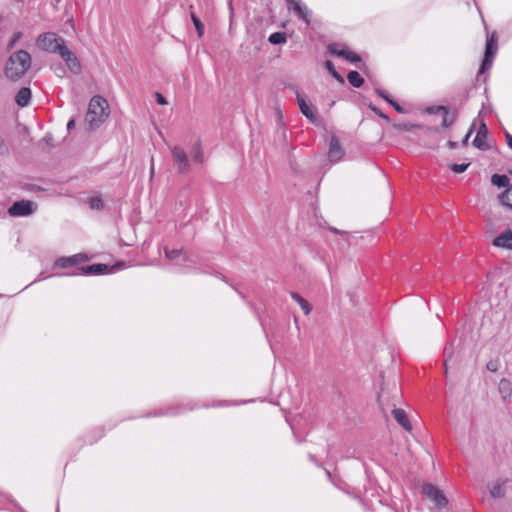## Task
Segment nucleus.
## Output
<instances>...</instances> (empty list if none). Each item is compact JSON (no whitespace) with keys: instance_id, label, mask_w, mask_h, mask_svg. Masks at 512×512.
Wrapping results in <instances>:
<instances>
[{"instance_id":"1","label":"nucleus","mask_w":512,"mask_h":512,"mask_svg":"<svg viewBox=\"0 0 512 512\" xmlns=\"http://www.w3.org/2000/svg\"><path fill=\"white\" fill-rule=\"evenodd\" d=\"M32 65V58L28 51L18 50L12 53L4 66V75L10 81L20 80Z\"/></svg>"},{"instance_id":"2","label":"nucleus","mask_w":512,"mask_h":512,"mask_svg":"<svg viewBox=\"0 0 512 512\" xmlns=\"http://www.w3.org/2000/svg\"><path fill=\"white\" fill-rule=\"evenodd\" d=\"M107 109L108 103L105 98L99 95L93 96L89 102L85 121L91 128L99 127L108 116Z\"/></svg>"},{"instance_id":"3","label":"nucleus","mask_w":512,"mask_h":512,"mask_svg":"<svg viewBox=\"0 0 512 512\" xmlns=\"http://www.w3.org/2000/svg\"><path fill=\"white\" fill-rule=\"evenodd\" d=\"M36 43L40 49L48 53L58 54L65 44V40L54 32H46L37 37Z\"/></svg>"},{"instance_id":"4","label":"nucleus","mask_w":512,"mask_h":512,"mask_svg":"<svg viewBox=\"0 0 512 512\" xmlns=\"http://www.w3.org/2000/svg\"><path fill=\"white\" fill-rule=\"evenodd\" d=\"M422 493L428 499L432 500L438 508H444L448 505V499L445 494L435 485L426 483L422 487Z\"/></svg>"},{"instance_id":"5","label":"nucleus","mask_w":512,"mask_h":512,"mask_svg":"<svg viewBox=\"0 0 512 512\" xmlns=\"http://www.w3.org/2000/svg\"><path fill=\"white\" fill-rule=\"evenodd\" d=\"M58 55L67 65L69 71L75 75H78L82 71V66L77 56L67 47L66 43L62 46Z\"/></svg>"},{"instance_id":"6","label":"nucleus","mask_w":512,"mask_h":512,"mask_svg":"<svg viewBox=\"0 0 512 512\" xmlns=\"http://www.w3.org/2000/svg\"><path fill=\"white\" fill-rule=\"evenodd\" d=\"M171 154L174 162L176 163L178 173L187 174L191 171V165L189 163L187 153L183 148L174 146L171 149Z\"/></svg>"},{"instance_id":"7","label":"nucleus","mask_w":512,"mask_h":512,"mask_svg":"<svg viewBox=\"0 0 512 512\" xmlns=\"http://www.w3.org/2000/svg\"><path fill=\"white\" fill-rule=\"evenodd\" d=\"M340 46L341 45L339 43H330L327 46V50L329 53L341 57L353 64L357 65L362 62L360 55L346 48H340Z\"/></svg>"},{"instance_id":"8","label":"nucleus","mask_w":512,"mask_h":512,"mask_svg":"<svg viewBox=\"0 0 512 512\" xmlns=\"http://www.w3.org/2000/svg\"><path fill=\"white\" fill-rule=\"evenodd\" d=\"M36 204L29 200H20L14 202L9 208L8 213L11 216H28L33 213Z\"/></svg>"},{"instance_id":"9","label":"nucleus","mask_w":512,"mask_h":512,"mask_svg":"<svg viewBox=\"0 0 512 512\" xmlns=\"http://www.w3.org/2000/svg\"><path fill=\"white\" fill-rule=\"evenodd\" d=\"M89 259L85 253H78L68 257H59L56 259L54 266L61 269H66L72 266H76L82 262H86Z\"/></svg>"},{"instance_id":"10","label":"nucleus","mask_w":512,"mask_h":512,"mask_svg":"<svg viewBox=\"0 0 512 512\" xmlns=\"http://www.w3.org/2000/svg\"><path fill=\"white\" fill-rule=\"evenodd\" d=\"M287 8L293 10L299 19L303 20L307 25L310 24V11L301 0H285Z\"/></svg>"},{"instance_id":"11","label":"nucleus","mask_w":512,"mask_h":512,"mask_svg":"<svg viewBox=\"0 0 512 512\" xmlns=\"http://www.w3.org/2000/svg\"><path fill=\"white\" fill-rule=\"evenodd\" d=\"M79 273H74L73 275H104L114 270V267H110L108 264L103 263H95L87 266H82L79 268Z\"/></svg>"},{"instance_id":"12","label":"nucleus","mask_w":512,"mask_h":512,"mask_svg":"<svg viewBox=\"0 0 512 512\" xmlns=\"http://www.w3.org/2000/svg\"><path fill=\"white\" fill-rule=\"evenodd\" d=\"M488 128L484 121H481L480 126L478 128L476 137L474 138L472 145L479 150L486 151L489 149V145L487 143L488 138Z\"/></svg>"},{"instance_id":"13","label":"nucleus","mask_w":512,"mask_h":512,"mask_svg":"<svg viewBox=\"0 0 512 512\" xmlns=\"http://www.w3.org/2000/svg\"><path fill=\"white\" fill-rule=\"evenodd\" d=\"M345 152L336 135H332L329 143L328 158L331 162L340 161Z\"/></svg>"},{"instance_id":"14","label":"nucleus","mask_w":512,"mask_h":512,"mask_svg":"<svg viewBox=\"0 0 512 512\" xmlns=\"http://www.w3.org/2000/svg\"><path fill=\"white\" fill-rule=\"evenodd\" d=\"M296 100L299 106L301 113L313 124H316L318 121L317 115L315 113V109L307 104L304 97L297 91Z\"/></svg>"},{"instance_id":"15","label":"nucleus","mask_w":512,"mask_h":512,"mask_svg":"<svg viewBox=\"0 0 512 512\" xmlns=\"http://www.w3.org/2000/svg\"><path fill=\"white\" fill-rule=\"evenodd\" d=\"M492 244L496 247L504 248V249H512V231L510 229L505 230L500 233L497 237H495L492 241Z\"/></svg>"},{"instance_id":"16","label":"nucleus","mask_w":512,"mask_h":512,"mask_svg":"<svg viewBox=\"0 0 512 512\" xmlns=\"http://www.w3.org/2000/svg\"><path fill=\"white\" fill-rule=\"evenodd\" d=\"M392 415L404 430L408 432L412 430V426L406 412L403 409L397 408L395 404H393Z\"/></svg>"},{"instance_id":"17","label":"nucleus","mask_w":512,"mask_h":512,"mask_svg":"<svg viewBox=\"0 0 512 512\" xmlns=\"http://www.w3.org/2000/svg\"><path fill=\"white\" fill-rule=\"evenodd\" d=\"M31 89L29 87H22L15 95V102L20 107H26L31 101Z\"/></svg>"},{"instance_id":"18","label":"nucleus","mask_w":512,"mask_h":512,"mask_svg":"<svg viewBox=\"0 0 512 512\" xmlns=\"http://www.w3.org/2000/svg\"><path fill=\"white\" fill-rule=\"evenodd\" d=\"M499 393L505 402H509L512 397V383L506 378H502L498 384Z\"/></svg>"},{"instance_id":"19","label":"nucleus","mask_w":512,"mask_h":512,"mask_svg":"<svg viewBox=\"0 0 512 512\" xmlns=\"http://www.w3.org/2000/svg\"><path fill=\"white\" fill-rule=\"evenodd\" d=\"M187 410H192V407L174 406V407H169L166 410H159L158 412L148 413L146 415V417H150V416H165V415L175 416V415H178V414H180V413H182L184 411H187Z\"/></svg>"},{"instance_id":"20","label":"nucleus","mask_w":512,"mask_h":512,"mask_svg":"<svg viewBox=\"0 0 512 512\" xmlns=\"http://www.w3.org/2000/svg\"><path fill=\"white\" fill-rule=\"evenodd\" d=\"M497 49H498L497 34H496V32H493L487 36L484 54L495 57V55L497 53Z\"/></svg>"},{"instance_id":"21","label":"nucleus","mask_w":512,"mask_h":512,"mask_svg":"<svg viewBox=\"0 0 512 512\" xmlns=\"http://www.w3.org/2000/svg\"><path fill=\"white\" fill-rule=\"evenodd\" d=\"M290 296L294 301H296L300 305L305 315H308L311 312L312 307L310 303L307 300H305L300 294L292 291L290 292Z\"/></svg>"},{"instance_id":"22","label":"nucleus","mask_w":512,"mask_h":512,"mask_svg":"<svg viewBox=\"0 0 512 512\" xmlns=\"http://www.w3.org/2000/svg\"><path fill=\"white\" fill-rule=\"evenodd\" d=\"M190 153H191V156H192L194 162H196V163L204 162V153H203L200 141H196L193 144Z\"/></svg>"},{"instance_id":"23","label":"nucleus","mask_w":512,"mask_h":512,"mask_svg":"<svg viewBox=\"0 0 512 512\" xmlns=\"http://www.w3.org/2000/svg\"><path fill=\"white\" fill-rule=\"evenodd\" d=\"M491 183L498 188H508L511 185L508 176L504 174H493Z\"/></svg>"},{"instance_id":"24","label":"nucleus","mask_w":512,"mask_h":512,"mask_svg":"<svg viewBox=\"0 0 512 512\" xmlns=\"http://www.w3.org/2000/svg\"><path fill=\"white\" fill-rule=\"evenodd\" d=\"M499 201L503 206L512 209V184L503 191L499 196Z\"/></svg>"},{"instance_id":"25","label":"nucleus","mask_w":512,"mask_h":512,"mask_svg":"<svg viewBox=\"0 0 512 512\" xmlns=\"http://www.w3.org/2000/svg\"><path fill=\"white\" fill-rule=\"evenodd\" d=\"M324 66L335 80H337L342 85L345 84L343 76L335 69V66L331 60H326Z\"/></svg>"},{"instance_id":"26","label":"nucleus","mask_w":512,"mask_h":512,"mask_svg":"<svg viewBox=\"0 0 512 512\" xmlns=\"http://www.w3.org/2000/svg\"><path fill=\"white\" fill-rule=\"evenodd\" d=\"M347 79L349 83L355 88H360L364 84L363 77L357 71L354 70L350 71L347 74Z\"/></svg>"},{"instance_id":"27","label":"nucleus","mask_w":512,"mask_h":512,"mask_svg":"<svg viewBox=\"0 0 512 512\" xmlns=\"http://www.w3.org/2000/svg\"><path fill=\"white\" fill-rule=\"evenodd\" d=\"M268 41L273 45L285 44L287 42L286 33L274 32L269 36Z\"/></svg>"},{"instance_id":"28","label":"nucleus","mask_w":512,"mask_h":512,"mask_svg":"<svg viewBox=\"0 0 512 512\" xmlns=\"http://www.w3.org/2000/svg\"><path fill=\"white\" fill-rule=\"evenodd\" d=\"M493 60H494V56H490V55H485L484 54V58H483L482 63L480 65L478 74H483L487 70H489L492 67Z\"/></svg>"},{"instance_id":"29","label":"nucleus","mask_w":512,"mask_h":512,"mask_svg":"<svg viewBox=\"0 0 512 512\" xmlns=\"http://www.w3.org/2000/svg\"><path fill=\"white\" fill-rule=\"evenodd\" d=\"M191 20L193 22V25L197 31V34L199 37L203 36L204 34V25L201 22V20L195 15V13L191 12Z\"/></svg>"},{"instance_id":"30","label":"nucleus","mask_w":512,"mask_h":512,"mask_svg":"<svg viewBox=\"0 0 512 512\" xmlns=\"http://www.w3.org/2000/svg\"><path fill=\"white\" fill-rule=\"evenodd\" d=\"M442 114H443L442 127L448 128L451 125H453V123L456 120L457 113H453L451 116H450V111L447 113H442Z\"/></svg>"},{"instance_id":"31","label":"nucleus","mask_w":512,"mask_h":512,"mask_svg":"<svg viewBox=\"0 0 512 512\" xmlns=\"http://www.w3.org/2000/svg\"><path fill=\"white\" fill-rule=\"evenodd\" d=\"M89 206L94 210H102L104 208V203L100 196H95L89 199Z\"/></svg>"},{"instance_id":"32","label":"nucleus","mask_w":512,"mask_h":512,"mask_svg":"<svg viewBox=\"0 0 512 512\" xmlns=\"http://www.w3.org/2000/svg\"><path fill=\"white\" fill-rule=\"evenodd\" d=\"M165 256L167 259L169 260H175L177 259L180 255L184 254L185 251L183 249H165Z\"/></svg>"},{"instance_id":"33","label":"nucleus","mask_w":512,"mask_h":512,"mask_svg":"<svg viewBox=\"0 0 512 512\" xmlns=\"http://www.w3.org/2000/svg\"><path fill=\"white\" fill-rule=\"evenodd\" d=\"M490 494L493 498H503L505 496L504 490L501 484H496L490 490Z\"/></svg>"},{"instance_id":"34","label":"nucleus","mask_w":512,"mask_h":512,"mask_svg":"<svg viewBox=\"0 0 512 512\" xmlns=\"http://www.w3.org/2000/svg\"><path fill=\"white\" fill-rule=\"evenodd\" d=\"M429 114H439V113H447L449 112V108L446 106H430L426 109Z\"/></svg>"},{"instance_id":"35","label":"nucleus","mask_w":512,"mask_h":512,"mask_svg":"<svg viewBox=\"0 0 512 512\" xmlns=\"http://www.w3.org/2000/svg\"><path fill=\"white\" fill-rule=\"evenodd\" d=\"M469 166H470V163H462V164L453 163L449 167L455 173H463L468 169Z\"/></svg>"},{"instance_id":"36","label":"nucleus","mask_w":512,"mask_h":512,"mask_svg":"<svg viewBox=\"0 0 512 512\" xmlns=\"http://www.w3.org/2000/svg\"><path fill=\"white\" fill-rule=\"evenodd\" d=\"M416 127L415 124L412 123H401V124H394V128L399 131H412Z\"/></svg>"},{"instance_id":"37","label":"nucleus","mask_w":512,"mask_h":512,"mask_svg":"<svg viewBox=\"0 0 512 512\" xmlns=\"http://www.w3.org/2000/svg\"><path fill=\"white\" fill-rule=\"evenodd\" d=\"M452 357V347L451 346H446L444 348V369H445V374H447V362H448V359H451Z\"/></svg>"},{"instance_id":"38","label":"nucleus","mask_w":512,"mask_h":512,"mask_svg":"<svg viewBox=\"0 0 512 512\" xmlns=\"http://www.w3.org/2000/svg\"><path fill=\"white\" fill-rule=\"evenodd\" d=\"M21 37H22V32L14 33V35L8 42L7 49L8 50L12 49L14 47V45L21 39Z\"/></svg>"},{"instance_id":"39","label":"nucleus","mask_w":512,"mask_h":512,"mask_svg":"<svg viewBox=\"0 0 512 512\" xmlns=\"http://www.w3.org/2000/svg\"><path fill=\"white\" fill-rule=\"evenodd\" d=\"M369 108L379 117H381L382 119H385L386 121H390V118L387 114H385L382 110H380L378 107L370 104L369 105Z\"/></svg>"},{"instance_id":"40","label":"nucleus","mask_w":512,"mask_h":512,"mask_svg":"<svg viewBox=\"0 0 512 512\" xmlns=\"http://www.w3.org/2000/svg\"><path fill=\"white\" fill-rule=\"evenodd\" d=\"M375 92L376 94L381 97L383 100H385L388 104H389V101H392L393 99L389 96V94L384 91L383 89H380V88H376L375 89Z\"/></svg>"},{"instance_id":"41","label":"nucleus","mask_w":512,"mask_h":512,"mask_svg":"<svg viewBox=\"0 0 512 512\" xmlns=\"http://www.w3.org/2000/svg\"><path fill=\"white\" fill-rule=\"evenodd\" d=\"M8 153H9L8 146H7L4 138H2L0 136V155L4 156V155H7Z\"/></svg>"},{"instance_id":"42","label":"nucleus","mask_w":512,"mask_h":512,"mask_svg":"<svg viewBox=\"0 0 512 512\" xmlns=\"http://www.w3.org/2000/svg\"><path fill=\"white\" fill-rule=\"evenodd\" d=\"M389 104L400 114H406L408 111L399 105L396 101H389Z\"/></svg>"},{"instance_id":"43","label":"nucleus","mask_w":512,"mask_h":512,"mask_svg":"<svg viewBox=\"0 0 512 512\" xmlns=\"http://www.w3.org/2000/svg\"><path fill=\"white\" fill-rule=\"evenodd\" d=\"M474 130H475V124L473 123L471 125V127L469 128L466 136L462 140V146H467L468 145V140H469L470 136L473 134Z\"/></svg>"},{"instance_id":"44","label":"nucleus","mask_w":512,"mask_h":512,"mask_svg":"<svg viewBox=\"0 0 512 512\" xmlns=\"http://www.w3.org/2000/svg\"><path fill=\"white\" fill-rule=\"evenodd\" d=\"M156 101L159 105H166L168 102L166 100V98L160 94V93H156Z\"/></svg>"},{"instance_id":"45","label":"nucleus","mask_w":512,"mask_h":512,"mask_svg":"<svg viewBox=\"0 0 512 512\" xmlns=\"http://www.w3.org/2000/svg\"><path fill=\"white\" fill-rule=\"evenodd\" d=\"M486 368L491 372H495L498 369V364L494 361H489L486 365Z\"/></svg>"},{"instance_id":"46","label":"nucleus","mask_w":512,"mask_h":512,"mask_svg":"<svg viewBox=\"0 0 512 512\" xmlns=\"http://www.w3.org/2000/svg\"><path fill=\"white\" fill-rule=\"evenodd\" d=\"M505 139L508 147L512 150V135L508 132L505 133Z\"/></svg>"},{"instance_id":"47","label":"nucleus","mask_w":512,"mask_h":512,"mask_svg":"<svg viewBox=\"0 0 512 512\" xmlns=\"http://www.w3.org/2000/svg\"><path fill=\"white\" fill-rule=\"evenodd\" d=\"M75 127V120L74 119H70L67 123V130L68 131H71L72 129H74Z\"/></svg>"},{"instance_id":"48","label":"nucleus","mask_w":512,"mask_h":512,"mask_svg":"<svg viewBox=\"0 0 512 512\" xmlns=\"http://www.w3.org/2000/svg\"><path fill=\"white\" fill-rule=\"evenodd\" d=\"M448 146L450 149H456L458 147V143L452 140L448 141Z\"/></svg>"},{"instance_id":"49","label":"nucleus","mask_w":512,"mask_h":512,"mask_svg":"<svg viewBox=\"0 0 512 512\" xmlns=\"http://www.w3.org/2000/svg\"><path fill=\"white\" fill-rule=\"evenodd\" d=\"M378 402H379V405L381 406L382 411H385V408H384L383 403H382V396L381 395L378 396Z\"/></svg>"},{"instance_id":"50","label":"nucleus","mask_w":512,"mask_h":512,"mask_svg":"<svg viewBox=\"0 0 512 512\" xmlns=\"http://www.w3.org/2000/svg\"><path fill=\"white\" fill-rule=\"evenodd\" d=\"M153 173H154V166L152 165V167H151V175H153Z\"/></svg>"},{"instance_id":"51","label":"nucleus","mask_w":512,"mask_h":512,"mask_svg":"<svg viewBox=\"0 0 512 512\" xmlns=\"http://www.w3.org/2000/svg\"><path fill=\"white\" fill-rule=\"evenodd\" d=\"M332 231L335 232V233H340V231L337 230V229H333Z\"/></svg>"},{"instance_id":"52","label":"nucleus","mask_w":512,"mask_h":512,"mask_svg":"<svg viewBox=\"0 0 512 512\" xmlns=\"http://www.w3.org/2000/svg\"><path fill=\"white\" fill-rule=\"evenodd\" d=\"M509 174L512 175V169L508 170Z\"/></svg>"},{"instance_id":"53","label":"nucleus","mask_w":512,"mask_h":512,"mask_svg":"<svg viewBox=\"0 0 512 512\" xmlns=\"http://www.w3.org/2000/svg\"><path fill=\"white\" fill-rule=\"evenodd\" d=\"M113 267H114V270H115V269H116V267H118V264H115V266H113Z\"/></svg>"}]
</instances>
